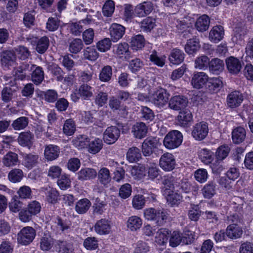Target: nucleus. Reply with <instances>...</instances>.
I'll list each match as a JSON object with an SVG mask.
<instances>
[{
	"label": "nucleus",
	"instance_id": "774afa93",
	"mask_svg": "<svg viewBox=\"0 0 253 253\" xmlns=\"http://www.w3.org/2000/svg\"><path fill=\"white\" fill-rule=\"evenodd\" d=\"M79 93L84 99L89 98L93 95L92 87L87 84H83L80 87Z\"/></svg>",
	"mask_w": 253,
	"mask_h": 253
},
{
	"label": "nucleus",
	"instance_id": "4c0bfd02",
	"mask_svg": "<svg viewBox=\"0 0 253 253\" xmlns=\"http://www.w3.org/2000/svg\"><path fill=\"white\" fill-rule=\"evenodd\" d=\"M156 19L148 16L143 19L140 23V28L144 32H150L156 26Z\"/></svg>",
	"mask_w": 253,
	"mask_h": 253
},
{
	"label": "nucleus",
	"instance_id": "c9c22d12",
	"mask_svg": "<svg viewBox=\"0 0 253 253\" xmlns=\"http://www.w3.org/2000/svg\"><path fill=\"white\" fill-rule=\"evenodd\" d=\"M246 132L244 128L239 126L234 128L232 132V138L233 142L236 144H239L244 141L246 138Z\"/></svg>",
	"mask_w": 253,
	"mask_h": 253
},
{
	"label": "nucleus",
	"instance_id": "2f4dec72",
	"mask_svg": "<svg viewBox=\"0 0 253 253\" xmlns=\"http://www.w3.org/2000/svg\"><path fill=\"white\" fill-rule=\"evenodd\" d=\"M185 58L184 53L179 49L173 48L170 52L169 59L172 64L178 65L182 63Z\"/></svg>",
	"mask_w": 253,
	"mask_h": 253
},
{
	"label": "nucleus",
	"instance_id": "37998d69",
	"mask_svg": "<svg viewBox=\"0 0 253 253\" xmlns=\"http://www.w3.org/2000/svg\"><path fill=\"white\" fill-rule=\"evenodd\" d=\"M103 146L102 140L99 138H95L90 141L89 140L88 151L91 154H96L102 149Z\"/></svg>",
	"mask_w": 253,
	"mask_h": 253
},
{
	"label": "nucleus",
	"instance_id": "0eeeda50",
	"mask_svg": "<svg viewBox=\"0 0 253 253\" xmlns=\"http://www.w3.org/2000/svg\"><path fill=\"white\" fill-rule=\"evenodd\" d=\"M113 51L115 55L122 60L128 61L132 58L129 45L126 42H121L114 45Z\"/></svg>",
	"mask_w": 253,
	"mask_h": 253
},
{
	"label": "nucleus",
	"instance_id": "72a5a7b5",
	"mask_svg": "<svg viewBox=\"0 0 253 253\" xmlns=\"http://www.w3.org/2000/svg\"><path fill=\"white\" fill-rule=\"evenodd\" d=\"M210 23V17L207 15L204 14L197 19L195 26L199 32H203L209 29Z\"/></svg>",
	"mask_w": 253,
	"mask_h": 253
},
{
	"label": "nucleus",
	"instance_id": "de8ad7c7",
	"mask_svg": "<svg viewBox=\"0 0 253 253\" xmlns=\"http://www.w3.org/2000/svg\"><path fill=\"white\" fill-rule=\"evenodd\" d=\"M26 209L31 214L36 216L40 213L42 205L39 201L33 200L28 202Z\"/></svg>",
	"mask_w": 253,
	"mask_h": 253
},
{
	"label": "nucleus",
	"instance_id": "f257e3e1",
	"mask_svg": "<svg viewBox=\"0 0 253 253\" xmlns=\"http://www.w3.org/2000/svg\"><path fill=\"white\" fill-rule=\"evenodd\" d=\"M161 146L160 139L156 137L150 136L146 138L141 145V151L144 156L150 157L153 153H162V150L159 149Z\"/></svg>",
	"mask_w": 253,
	"mask_h": 253
},
{
	"label": "nucleus",
	"instance_id": "20e7f679",
	"mask_svg": "<svg viewBox=\"0 0 253 253\" xmlns=\"http://www.w3.org/2000/svg\"><path fill=\"white\" fill-rule=\"evenodd\" d=\"M169 96V94L167 90L161 88L153 94L151 101L156 107L161 109L167 104Z\"/></svg>",
	"mask_w": 253,
	"mask_h": 253
},
{
	"label": "nucleus",
	"instance_id": "ddd939ff",
	"mask_svg": "<svg viewBox=\"0 0 253 253\" xmlns=\"http://www.w3.org/2000/svg\"><path fill=\"white\" fill-rule=\"evenodd\" d=\"M177 186L176 187V191H181L185 193H189L191 192H197L198 190V186L197 185L192 184L188 179L186 178L180 179L178 178Z\"/></svg>",
	"mask_w": 253,
	"mask_h": 253
},
{
	"label": "nucleus",
	"instance_id": "603ef678",
	"mask_svg": "<svg viewBox=\"0 0 253 253\" xmlns=\"http://www.w3.org/2000/svg\"><path fill=\"white\" fill-rule=\"evenodd\" d=\"M89 138L86 135H81L73 140L74 145L79 149L87 147L89 143Z\"/></svg>",
	"mask_w": 253,
	"mask_h": 253
},
{
	"label": "nucleus",
	"instance_id": "7c9ffc66",
	"mask_svg": "<svg viewBox=\"0 0 253 253\" xmlns=\"http://www.w3.org/2000/svg\"><path fill=\"white\" fill-rule=\"evenodd\" d=\"M78 179L81 181L94 179L97 176V172L92 168L81 169L78 173Z\"/></svg>",
	"mask_w": 253,
	"mask_h": 253
},
{
	"label": "nucleus",
	"instance_id": "3c124183",
	"mask_svg": "<svg viewBox=\"0 0 253 253\" xmlns=\"http://www.w3.org/2000/svg\"><path fill=\"white\" fill-rule=\"evenodd\" d=\"M23 177V172L22 170L14 169L11 170L8 174V178L12 183H17L21 181Z\"/></svg>",
	"mask_w": 253,
	"mask_h": 253
},
{
	"label": "nucleus",
	"instance_id": "5701e85b",
	"mask_svg": "<svg viewBox=\"0 0 253 253\" xmlns=\"http://www.w3.org/2000/svg\"><path fill=\"white\" fill-rule=\"evenodd\" d=\"M193 116L191 112L187 110L180 111L177 117V124L182 127H187L192 122Z\"/></svg>",
	"mask_w": 253,
	"mask_h": 253
},
{
	"label": "nucleus",
	"instance_id": "09e8293b",
	"mask_svg": "<svg viewBox=\"0 0 253 253\" xmlns=\"http://www.w3.org/2000/svg\"><path fill=\"white\" fill-rule=\"evenodd\" d=\"M38 159V155L25 154L23 156L22 164L28 169H32L37 163Z\"/></svg>",
	"mask_w": 253,
	"mask_h": 253
},
{
	"label": "nucleus",
	"instance_id": "cd10ccee",
	"mask_svg": "<svg viewBox=\"0 0 253 253\" xmlns=\"http://www.w3.org/2000/svg\"><path fill=\"white\" fill-rule=\"evenodd\" d=\"M224 31L221 26H215L212 27L209 33L210 40L214 43L218 42L223 38Z\"/></svg>",
	"mask_w": 253,
	"mask_h": 253
},
{
	"label": "nucleus",
	"instance_id": "bb28decb",
	"mask_svg": "<svg viewBox=\"0 0 253 253\" xmlns=\"http://www.w3.org/2000/svg\"><path fill=\"white\" fill-rule=\"evenodd\" d=\"M170 19L172 23V25L171 27H175L177 29V32L179 34L184 33L183 37L185 38L189 37L188 35L189 32V30H188L189 26L187 22H186L185 21L179 20L173 16H171L170 17Z\"/></svg>",
	"mask_w": 253,
	"mask_h": 253
},
{
	"label": "nucleus",
	"instance_id": "4468645a",
	"mask_svg": "<svg viewBox=\"0 0 253 253\" xmlns=\"http://www.w3.org/2000/svg\"><path fill=\"white\" fill-rule=\"evenodd\" d=\"M226 64L228 72L232 75H237L242 68V62L233 56L226 59Z\"/></svg>",
	"mask_w": 253,
	"mask_h": 253
},
{
	"label": "nucleus",
	"instance_id": "a19ab883",
	"mask_svg": "<svg viewBox=\"0 0 253 253\" xmlns=\"http://www.w3.org/2000/svg\"><path fill=\"white\" fill-rule=\"evenodd\" d=\"M141 157V151L136 147L129 148L126 153V159L130 163L137 162Z\"/></svg>",
	"mask_w": 253,
	"mask_h": 253
},
{
	"label": "nucleus",
	"instance_id": "338daca9",
	"mask_svg": "<svg viewBox=\"0 0 253 253\" xmlns=\"http://www.w3.org/2000/svg\"><path fill=\"white\" fill-rule=\"evenodd\" d=\"M76 131L75 122L71 119H67L64 122V134L67 136L72 135Z\"/></svg>",
	"mask_w": 253,
	"mask_h": 253
},
{
	"label": "nucleus",
	"instance_id": "ea45409f",
	"mask_svg": "<svg viewBox=\"0 0 253 253\" xmlns=\"http://www.w3.org/2000/svg\"><path fill=\"white\" fill-rule=\"evenodd\" d=\"M216 184L213 181H209L205 184L202 189L203 195L205 198L210 199L215 194Z\"/></svg>",
	"mask_w": 253,
	"mask_h": 253
},
{
	"label": "nucleus",
	"instance_id": "680f3d73",
	"mask_svg": "<svg viewBox=\"0 0 253 253\" xmlns=\"http://www.w3.org/2000/svg\"><path fill=\"white\" fill-rule=\"evenodd\" d=\"M28 124V119L25 117H21L13 121L12 126L14 129L20 130L25 128Z\"/></svg>",
	"mask_w": 253,
	"mask_h": 253
},
{
	"label": "nucleus",
	"instance_id": "393cba45",
	"mask_svg": "<svg viewBox=\"0 0 253 253\" xmlns=\"http://www.w3.org/2000/svg\"><path fill=\"white\" fill-rule=\"evenodd\" d=\"M148 127L143 122L136 123L132 127L131 132L133 136L138 139L144 138L147 134Z\"/></svg>",
	"mask_w": 253,
	"mask_h": 253
},
{
	"label": "nucleus",
	"instance_id": "6ab92c4d",
	"mask_svg": "<svg viewBox=\"0 0 253 253\" xmlns=\"http://www.w3.org/2000/svg\"><path fill=\"white\" fill-rule=\"evenodd\" d=\"M177 182H179L178 178L174 177L171 175H165L162 180L163 189L165 194L173 190L176 191V188L175 186H177Z\"/></svg>",
	"mask_w": 253,
	"mask_h": 253
},
{
	"label": "nucleus",
	"instance_id": "e2e57ef3",
	"mask_svg": "<svg viewBox=\"0 0 253 253\" xmlns=\"http://www.w3.org/2000/svg\"><path fill=\"white\" fill-rule=\"evenodd\" d=\"M115 10V3L112 0H107L102 8V12L104 16L110 17L112 15Z\"/></svg>",
	"mask_w": 253,
	"mask_h": 253
},
{
	"label": "nucleus",
	"instance_id": "a211bd4d",
	"mask_svg": "<svg viewBox=\"0 0 253 253\" xmlns=\"http://www.w3.org/2000/svg\"><path fill=\"white\" fill-rule=\"evenodd\" d=\"M223 86V83L221 78H209L208 81L206 84V88L210 93H214L219 91Z\"/></svg>",
	"mask_w": 253,
	"mask_h": 253
},
{
	"label": "nucleus",
	"instance_id": "f3484780",
	"mask_svg": "<svg viewBox=\"0 0 253 253\" xmlns=\"http://www.w3.org/2000/svg\"><path fill=\"white\" fill-rule=\"evenodd\" d=\"M1 63L5 68H9L15 65L16 57L15 53L11 50H5L0 54Z\"/></svg>",
	"mask_w": 253,
	"mask_h": 253
},
{
	"label": "nucleus",
	"instance_id": "4be33fe9",
	"mask_svg": "<svg viewBox=\"0 0 253 253\" xmlns=\"http://www.w3.org/2000/svg\"><path fill=\"white\" fill-rule=\"evenodd\" d=\"M94 228L95 232L98 234H107L111 230L110 222L105 218L101 219L96 222Z\"/></svg>",
	"mask_w": 253,
	"mask_h": 253
},
{
	"label": "nucleus",
	"instance_id": "39448f33",
	"mask_svg": "<svg viewBox=\"0 0 253 253\" xmlns=\"http://www.w3.org/2000/svg\"><path fill=\"white\" fill-rule=\"evenodd\" d=\"M36 236V231L32 227L26 226L22 228L17 235L19 244L27 245L31 243Z\"/></svg>",
	"mask_w": 253,
	"mask_h": 253
},
{
	"label": "nucleus",
	"instance_id": "9d476101",
	"mask_svg": "<svg viewBox=\"0 0 253 253\" xmlns=\"http://www.w3.org/2000/svg\"><path fill=\"white\" fill-rule=\"evenodd\" d=\"M120 130L116 126L108 127L103 134L104 142L108 144L114 143L119 138Z\"/></svg>",
	"mask_w": 253,
	"mask_h": 253
},
{
	"label": "nucleus",
	"instance_id": "79ce46f5",
	"mask_svg": "<svg viewBox=\"0 0 253 253\" xmlns=\"http://www.w3.org/2000/svg\"><path fill=\"white\" fill-rule=\"evenodd\" d=\"M91 205L90 201L86 198H84L77 202L75 210L77 213L84 214L87 211Z\"/></svg>",
	"mask_w": 253,
	"mask_h": 253
},
{
	"label": "nucleus",
	"instance_id": "c756f323",
	"mask_svg": "<svg viewBox=\"0 0 253 253\" xmlns=\"http://www.w3.org/2000/svg\"><path fill=\"white\" fill-rule=\"evenodd\" d=\"M34 135L29 132H23L20 133L17 140L19 145L30 149L33 143Z\"/></svg>",
	"mask_w": 253,
	"mask_h": 253
},
{
	"label": "nucleus",
	"instance_id": "c85d7f7f",
	"mask_svg": "<svg viewBox=\"0 0 253 253\" xmlns=\"http://www.w3.org/2000/svg\"><path fill=\"white\" fill-rule=\"evenodd\" d=\"M243 230L237 224L232 223L227 226L226 229V235L230 239H236L241 237Z\"/></svg>",
	"mask_w": 253,
	"mask_h": 253
},
{
	"label": "nucleus",
	"instance_id": "f704fd0d",
	"mask_svg": "<svg viewBox=\"0 0 253 253\" xmlns=\"http://www.w3.org/2000/svg\"><path fill=\"white\" fill-rule=\"evenodd\" d=\"M200 48L199 40L196 38L190 39L185 45V52L188 54L195 53Z\"/></svg>",
	"mask_w": 253,
	"mask_h": 253
},
{
	"label": "nucleus",
	"instance_id": "bf43d9fd",
	"mask_svg": "<svg viewBox=\"0 0 253 253\" xmlns=\"http://www.w3.org/2000/svg\"><path fill=\"white\" fill-rule=\"evenodd\" d=\"M230 151L229 147L227 145H222L219 146L215 153V156L217 160L222 161L225 159L228 155Z\"/></svg>",
	"mask_w": 253,
	"mask_h": 253
},
{
	"label": "nucleus",
	"instance_id": "f8f14e48",
	"mask_svg": "<svg viewBox=\"0 0 253 253\" xmlns=\"http://www.w3.org/2000/svg\"><path fill=\"white\" fill-rule=\"evenodd\" d=\"M244 99L243 94L237 90H234L228 94L226 102L227 106L231 108L239 106Z\"/></svg>",
	"mask_w": 253,
	"mask_h": 253
},
{
	"label": "nucleus",
	"instance_id": "4d7b16f0",
	"mask_svg": "<svg viewBox=\"0 0 253 253\" xmlns=\"http://www.w3.org/2000/svg\"><path fill=\"white\" fill-rule=\"evenodd\" d=\"M146 165L148 168V174L149 177L152 179L157 177L159 174V169L156 164L148 160Z\"/></svg>",
	"mask_w": 253,
	"mask_h": 253
},
{
	"label": "nucleus",
	"instance_id": "412c9836",
	"mask_svg": "<svg viewBox=\"0 0 253 253\" xmlns=\"http://www.w3.org/2000/svg\"><path fill=\"white\" fill-rule=\"evenodd\" d=\"M209 79L208 76L204 72H197L194 74L191 84L194 88L200 89L207 84Z\"/></svg>",
	"mask_w": 253,
	"mask_h": 253
},
{
	"label": "nucleus",
	"instance_id": "49530a36",
	"mask_svg": "<svg viewBox=\"0 0 253 253\" xmlns=\"http://www.w3.org/2000/svg\"><path fill=\"white\" fill-rule=\"evenodd\" d=\"M198 155L201 161L205 164H211L213 160V153L206 148L201 149Z\"/></svg>",
	"mask_w": 253,
	"mask_h": 253
},
{
	"label": "nucleus",
	"instance_id": "7ed1b4c3",
	"mask_svg": "<svg viewBox=\"0 0 253 253\" xmlns=\"http://www.w3.org/2000/svg\"><path fill=\"white\" fill-rule=\"evenodd\" d=\"M183 136L181 133L176 130L169 132L165 136L163 143L168 149H172L178 147L182 142Z\"/></svg>",
	"mask_w": 253,
	"mask_h": 253
},
{
	"label": "nucleus",
	"instance_id": "c03bdc74",
	"mask_svg": "<svg viewBox=\"0 0 253 253\" xmlns=\"http://www.w3.org/2000/svg\"><path fill=\"white\" fill-rule=\"evenodd\" d=\"M142 225V219L137 216H131L127 221V227L131 231H135L140 229Z\"/></svg>",
	"mask_w": 253,
	"mask_h": 253
},
{
	"label": "nucleus",
	"instance_id": "0e129e2a",
	"mask_svg": "<svg viewBox=\"0 0 253 253\" xmlns=\"http://www.w3.org/2000/svg\"><path fill=\"white\" fill-rule=\"evenodd\" d=\"M144 65L143 62L139 58H135L131 60L128 64V69L131 72L135 73L140 71Z\"/></svg>",
	"mask_w": 253,
	"mask_h": 253
},
{
	"label": "nucleus",
	"instance_id": "b1692460",
	"mask_svg": "<svg viewBox=\"0 0 253 253\" xmlns=\"http://www.w3.org/2000/svg\"><path fill=\"white\" fill-rule=\"evenodd\" d=\"M208 67L209 71L211 73L218 75L223 71L224 63L222 60L214 58L210 61Z\"/></svg>",
	"mask_w": 253,
	"mask_h": 253
},
{
	"label": "nucleus",
	"instance_id": "473e14b6",
	"mask_svg": "<svg viewBox=\"0 0 253 253\" xmlns=\"http://www.w3.org/2000/svg\"><path fill=\"white\" fill-rule=\"evenodd\" d=\"M59 147L54 145H49L45 147L44 149V157L47 161H53L56 159L59 155Z\"/></svg>",
	"mask_w": 253,
	"mask_h": 253
},
{
	"label": "nucleus",
	"instance_id": "13d9d810",
	"mask_svg": "<svg viewBox=\"0 0 253 253\" xmlns=\"http://www.w3.org/2000/svg\"><path fill=\"white\" fill-rule=\"evenodd\" d=\"M210 59L206 55L199 56L195 60V67L196 69L204 70L209 66Z\"/></svg>",
	"mask_w": 253,
	"mask_h": 253
},
{
	"label": "nucleus",
	"instance_id": "1a4fd4ad",
	"mask_svg": "<svg viewBox=\"0 0 253 253\" xmlns=\"http://www.w3.org/2000/svg\"><path fill=\"white\" fill-rule=\"evenodd\" d=\"M176 164L174 156L167 152L163 154L159 160L160 167L165 171H169L173 169Z\"/></svg>",
	"mask_w": 253,
	"mask_h": 253
},
{
	"label": "nucleus",
	"instance_id": "f03ea898",
	"mask_svg": "<svg viewBox=\"0 0 253 253\" xmlns=\"http://www.w3.org/2000/svg\"><path fill=\"white\" fill-rule=\"evenodd\" d=\"M146 220L152 221L158 226H162L166 222L168 214L163 210L148 208L144 211Z\"/></svg>",
	"mask_w": 253,
	"mask_h": 253
},
{
	"label": "nucleus",
	"instance_id": "dca6fc26",
	"mask_svg": "<svg viewBox=\"0 0 253 253\" xmlns=\"http://www.w3.org/2000/svg\"><path fill=\"white\" fill-rule=\"evenodd\" d=\"M98 183L107 188L110 185L112 180L111 173L108 169L105 167L101 168L97 172Z\"/></svg>",
	"mask_w": 253,
	"mask_h": 253
},
{
	"label": "nucleus",
	"instance_id": "a878e982",
	"mask_svg": "<svg viewBox=\"0 0 253 253\" xmlns=\"http://www.w3.org/2000/svg\"><path fill=\"white\" fill-rule=\"evenodd\" d=\"M109 106L113 112L119 111L123 116L127 114L126 106L122 105L121 101L115 96H113L110 98Z\"/></svg>",
	"mask_w": 253,
	"mask_h": 253
},
{
	"label": "nucleus",
	"instance_id": "2eb2a0df",
	"mask_svg": "<svg viewBox=\"0 0 253 253\" xmlns=\"http://www.w3.org/2000/svg\"><path fill=\"white\" fill-rule=\"evenodd\" d=\"M187 103L188 100L185 97L176 95L170 99L169 102V106L171 109L178 111L184 108Z\"/></svg>",
	"mask_w": 253,
	"mask_h": 253
},
{
	"label": "nucleus",
	"instance_id": "423d86ee",
	"mask_svg": "<svg viewBox=\"0 0 253 253\" xmlns=\"http://www.w3.org/2000/svg\"><path fill=\"white\" fill-rule=\"evenodd\" d=\"M208 132V124L205 122H201L197 123L193 126L192 136L196 140L201 141L207 137Z\"/></svg>",
	"mask_w": 253,
	"mask_h": 253
},
{
	"label": "nucleus",
	"instance_id": "6e6d98bb",
	"mask_svg": "<svg viewBox=\"0 0 253 253\" xmlns=\"http://www.w3.org/2000/svg\"><path fill=\"white\" fill-rule=\"evenodd\" d=\"M112 76V69L110 66L106 65L102 68L99 76V79L101 82H109Z\"/></svg>",
	"mask_w": 253,
	"mask_h": 253
},
{
	"label": "nucleus",
	"instance_id": "6e6552de",
	"mask_svg": "<svg viewBox=\"0 0 253 253\" xmlns=\"http://www.w3.org/2000/svg\"><path fill=\"white\" fill-rule=\"evenodd\" d=\"M27 40L31 44L36 45V49L39 53H43L48 48L49 40L46 37L38 39L37 37L29 36Z\"/></svg>",
	"mask_w": 253,
	"mask_h": 253
},
{
	"label": "nucleus",
	"instance_id": "58836bf2",
	"mask_svg": "<svg viewBox=\"0 0 253 253\" xmlns=\"http://www.w3.org/2000/svg\"><path fill=\"white\" fill-rule=\"evenodd\" d=\"M2 163L3 165L6 167H11L16 166L18 163L17 154L12 152L7 153L3 156Z\"/></svg>",
	"mask_w": 253,
	"mask_h": 253
},
{
	"label": "nucleus",
	"instance_id": "5fc2aeb1",
	"mask_svg": "<svg viewBox=\"0 0 253 253\" xmlns=\"http://www.w3.org/2000/svg\"><path fill=\"white\" fill-rule=\"evenodd\" d=\"M173 190L168 192L167 194H165L167 195V200L168 202L172 206L178 205L182 198V196Z\"/></svg>",
	"mask_w": 253,
	"mask_h": 253
},
{
	"label": "nucleus",
	"instance_id": "864d4df0",
	"mask_svg": "<svg viewBox=\"0 0 253 253\" xmlns=\"http://www.w3.org/2000/svg\"><path fill=\"white\" fill-rule=\"evenodd\" d=\"M84 43L80 39H75L69 44V50L70 52L77 54L83 48Z\"/></svg>",
	"mask_w": 253,
	"mask_h": 253
},
{
	"label": "nucleus",
	"instance_id": "aec40b11",
	"mask_svg": "<svg viewBox=\"0 0 253 253\" xmlns=\"http://www.w3.org/2000/svg\"><path fill=\"white\" fill-rule=\"evenodd\" d=\"M125 30L126 28L120 24H112L109 28V32L113 42H116L121 39L125 33Z\"/></svg>",
	"mask_w": 253,
	"mask_h": 253
},
{
	"label": "nucleus",
	"instance_id": "8fccbe9b",
	"mask_svg": "<svg viewBox=\"0 0 253 253\" xmlns=\"http://www.w3.org/2000/svg\"><path fill=\"white\" fill-rule=\"evenodd\" d=\"M84 57L85 59L91 61H95L99 57V53L93 46L86 47L84 50Z\"/></svg>",
	"mask_w": 253,
	"mask_h": 253
},
{
	"label": "nucleus",
	"instance_id": "e433bc0d",
	"mask_svg": "<svg viewBox=\"0 0 253 253\" xmlns=\"http://www.w3.org/2000/svg\"><path fill=\"white\" fill-rule=\"evenodd\" d=\"M171 231L167 228H161L156 232L155 242L160 245H164L168 240Z\"/></svg>",
	"mask_w": 253,
	"mask_h": 253
},
{
	"label": "nucleus",
	"instance_id": "052dcab7",
	"mask_svg": "<svg viewBox=\"0 0 253 253\" xmlns=\"http://www.w3.org/2000/svg\"><path fill=\"white\" fill-rule=\"evenodd\" d=\"M44 79L43 71L40 67H37L32 74V80L36 84H39Z\"/></svg>",
	"mask_w": 253,
	"mask_h": 253
},
{
	"label": "nucleus",
	"instance_id": "69168bd1",
	"mask_svg": "<svg viewBox=\"0 0 253 253\" xmlns=\"http://www.w3.org/2000/svg\"><path fill=\"white\" fill-rule=\"evenodd\" d=\"M15 90L10 87H4L1 92V98L5 102H8L12 100L15 95Z\"/></svg>",
	"mask_w": 253,
	"mask_h": 253
},
{
	"label": "nucleus",
	"instance_id": "a18cd8bd",
	"mask_svg": "<svg viewBox=\"0 0 253 253\" xmlns=\"http://www.w3.org/2000/svg\"><path fill=\"white\" fill-rule=\"evenodd\" d=\"M145 42V39L142 35H137L131 38L130 43L133 50H137L144 46Z\"/></svg>",
	"mask_w": 253,
	"mask_h": 253
},
{
	"label": "nucleus",
	"instance_id": "9b49d317",
	"mask_svg": "<svg viewBox=\"0 0 253 253\" xmlns=\"http://www.w3.org/2000/svg\"><path fill=\"white\" fill-rule=\"evenodd\" d=\"M153 9L154 5L151 1H144L135 6L134 15L139 17H143L150 14Z\"/></svg>",
	"mask_w": 253,
	"mask_h": 253
}]
</instances>
